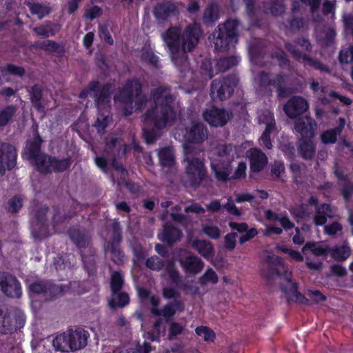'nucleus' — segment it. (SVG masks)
Here are the masks:
<instances>
[{
    "mask_svg": "<svg viewBox=\"0 0 353 353\" xmlns=\"http://www.w3.org/2000/svg\"><path fill=\"white\" fill-rule=\"evenodd\" d=\"M199 37V29L195 25L187 26L183 32L179 26H172L162 34L172 61L180 70L188 66L187 53L197 46Z\"/></svg>",
    "mask_w": 353,
    "mask_h": 353,
    "instance_id": "f257e3e1",
    "label": "nucleus"
},
{
    "mask_svg": "<svg viewBox=\"0 0 353 353\" xmlns=\"http://www.w3.org/2000/svg\"><path fill=\"white\" fill-rule=\"evenodd\" d=\"M169 86L160 85L151 90L153 105L148 108L143 116V121L154 129L161 130L176 120L174 109L175 97L170 93Z\"/></svg>",
    "mask_w": 353,
    "mask_h": 353,
    "instance_id": "f03ea898",
    "label": "nucleus"
},
{
    "mask_svg": "<svg viewBox=\"0 0 353 353\" xmlns=\"http://www.w3.org/2000/svg\"><path fill=\"white\" fill-rule=\"evenodd\" d=\"M236 146L231 143L220 144L216 147V155L219 159L212 162L210 167L217 181L226 182L230 180L232 163L236 157Z\"/></svg>",
    "mask_w": 353,
    "mask_h": 353,
    "instance_id": "7ed1b4c3",
    "label": "nucleus"
},
{
    "mask_svg": "<svg viewBox=\"0 0 353 353\" xmlns=\"http://www.w3.org/2000/svg\"><path fill=\"white\" fill-rule=\"evenodd\" d=\"M114 89L115 84L113 83L107 82L101 85L98 80H92L79 92V97L84 99L90 95L95 107L100 110L110 106Z\"/></svg>",
    "mask_w": 353,
    "mask_h": 353,
    "instance_id": "20e7f679",
    "label": "nucleus"
},
{
    "mask_svg": "<svg viewBox=\"0 0 353 353\" xmlns=\"http://www.w3.org/2000/svg\"><path fill=\"white\" fill-rule=\"evenodd\" d=\"M239 21L228 19L219 24L213 32L214 48L216 51H228L238 41Z\"/></svg>",
    "mask_w": 353,
    "mask_h": 353,
    "instance_id": "39448f33",
    "label": "nucleus"
},
{
    "mask_svg": "<svg viewBox=\"0 0 353 353\" xmlns=\"http://www.w3.org/2000/svg\"><path fill=\"white\" fill-rule=\"evenodd\" d=\"M287 75L280 72L272 74L262 71L259 74V86L268 97L272 96V87L276 89L277 98L285 99L290 94V89L286 86Z\"/></svg>",
    "mask_w": 353,
    "mask_h": 353,
    "instance_id": "423d86ee",
    "label": "nucleus"
},
{
    "mask_svg": "<svg viewBox=\"0 0 353 353\" xmlns=\"http://www.w3.org/2000/svg\"><path fill=\"white\" fill-rule=\"evenodd\" d=\"M26 323V315L17 308L0 307V333L12 334Z\"/></svg>",
    "mask_w": 353,
    "mask_h": 353,
    "instance_id": "0eeeda50",
    "label": "nucleus"
},
{
    "mask_svg": "<svg viewBox=\"0 0 353 353\" xmlns=\"http://www.w3.org/2000/svg\"><path fill=\"white\" fill-rule=\"evenodd\" d=\"M236 74H231L220 79H213L210 85V95L219 101L229 99L234 92V88L239 83Z\"/></svg>",
    "mask_w": 353,
    "mask_h": 353,
    "instance_id": "6e6552de",
    "label": "nucleus"
},
{
    "mask_svg": "<svg viewBox=\"0 0 353 353\" xmlns=\"http://www.w3.org/2000/svg\"><path fill=\"white\" fill-rule=\"evenodd\" d=\"M185 168L188 185L192 188H198L207 176V170L204 163L196 157L187 158Z\"/></svg>",
    "mask_w": 353,
    "mask_h": 353,
    "instance_id": "1a4fd4ad",
    "label": "nucleus"
},
{
    "mask_svg": "<svg viewBox=\"0 0 353 353\" xmlns=\"http://www.w3.org/2000/svg\"><path fill=\"white\" fill-rule=\"evenodd\" d=\"M284 46L286 50L290 53L293 59L297 62H301L305 68L310 67L322 73H330L331 70L326 65L323 64L320 60L301 52L299 49L295 48L294 43L287 41L285 43Z\"/></svg>",
    "mask_w": 353,
    "mask_h": 353,
    "instance_id": "9d476101",
    "label": "nucleus"
},
{
    "mask_svg": "<svg viewBox=\"0 0 353 353\" xmlns=\"http://www.w3.org/2000/svg\"><path fill=\"white\" fill-rule=\"evenodd\" d=\"M143 92V84L139 78L128 79L114 96V100L123 104H133L134 95Z\"/></svg>",
    "mask_w": 353,
    "mask_h": 353,
    "instance_id": "9b49d317",
    "label": "nucleus"
},
{
    "mask_svg": "<svg viewBox=\"0 0 353 353\" xmlns=\"http://www.w3.org/2000/svg\"><path fill=\"white\" fill-rule=\"evenodd\" d=\"M17 157L14 145L0 141V175H4L6 171H11L16 167Z\"/></svg>",
    "mask_w": 353,
    "mask_h": 353,
    "instance_id": "f8f14e48",
    "label": "nucleus"
},
{
    "mask_svg": "<svg viewBox=\"0 0 353 353\" xmlns=\"http://www.w3.org/2000/svg\"><path fill=\"white\" fill-rule=\"evenodd\" d=\"M207 138V127L201 122L192 121L185 128L183 139L185 143L200 144Z\"/></svg>",
    "mask_w": 353,
    "mask_h": 353,
    "instance_id": "ddd939ff",
    "label": "nucleus"
},
{
    "mask_svg": "<svg viewBox=\"0 0 353 353\" xmlns=\"http://www.w3.org/2000/svg\"><path fill=\"white\" fill-rule=\"evenodd\" d=\"M203 119L210 126L223 127L225 125L232 117L225 108L212 106L205 109L202 114Z\"/></svg>",
    "mask_w": 353,
    "mask_h": 353,
    "instance_id": "4468645a",
    "label": "nucleus"
},
{
    "mask_svg": "<svg viewBox=\"0 0 353 353\" xmlns=\"http://www.w3.org/2000/svg\"><path fill=\"white\" fill-rule=\"evenodd\" d=\"M0 288L7 296L19 298L21 296V286L16 276L3 272L0 276Z\"/></svg>",
    "mask_w": 353,
    "mask_h": 353,
    "instance_id": "2eb2a0df",
    "label": "nucleus"
},
{
    "mask_svg": "<svg viewBox=\"0 0 353 353\" xmlns=\"http://www.w3.org/2000/svg\"><path fill=\"white\" fill-rule=\"evenodd\" d=\"M316 128V121L308 116L296 118L294 122V130L301 135V139H313Z\"/></svg>",
    "mask_w": 353,
    "mask_h": 353,
    "instance_id": "dca6fc26",
    "label": "nucleus"
},
{
    "mask_svg": "<svg viewBox=\"0 0 353 353\" xmlns=\"http://www.w3.org/2000/svg\"><path fill=\"white\" fill-rule=\"evenodd\" d=\"M49 207L43 205L38 208L35 212L36 223L32 226V234L34 238L43 239L49 236L46 225V215Z\"/></svg>",
    "mask_w": 353,
    "mask_h": 353,
    "instance_id": "f3484780",
    "label": "nucleus"
},
{
    "mask_svg": "<svg viewBox=\"0 0 353 353\" xmlns=\"http://www.w3.org/2000/svg\"><path fill=\"white\" fill-rule=\"evenodd\" d=\"M68 333L69 338L68 340L72 352L81 350L87 345L90 334L83 328L77 327L75 330L70 328L68 329Z\"/></svg>",
    "mask_w": 353,
    "mask_h": 353,
    "instance_id": "a211bd4d",
    "label": "nucleus"
},
{
    "mask_svg": "<svg viewBox=\"0 0 353 353\" xmlns=\"http://www.w3.org/2000/svg\"><path fill=\"white\" fill-rule=\"evenodd\" d=\"M153 14L159 23L165 22L170 17L179 14V10L175 3L170 1L157 3L154 7Z\"/></svg>",
    "mask_w": 353,
    "mask_h": 353,
    "instance_id": "6ab92c4d",
    "label": "nucleus"
},
{
    "mask_svg": "<svg viewBox=\"0 0 353 353\" xmlns=\"http://www.w3.org/2000/svg\"><path fill=\"white\" fill-rule=\"evenodd\" d=\"M283 109L290 118H296L307 111L308 103L303 97L294 96L286 103Z\"/></svg>",
    "mask_w": 353,
    "mask_h": 353,
    "instance_id": "aec40b11",
    "label": "nucleus"
},
{
    "mask_svg": "<svg viewBox=\"0 0 353 353\" xmlns=\"http://www.w3.org/2000/svg\"><path fill=\"white\" fill-rule=\"evenodd\" d=\"M248 153L251 172L256 173L263 170L268 162L266 154L256 148L250 149Z\"/></svg>",
    "mask_w": 353,
    "mask_h": 353,
    "instance_id": "412c9836",
    "label": "nucleus"
},
{
    "mask_svg": "<svg viewBox=\"0 0 353 353\" xmlns=\"http://www.w3.org/2000/svg\"><path fill=\"white\" fill-rule=\"evenodd\" d=\"M182 232L171 222H166L163 228L162 232L159 235V239L169 245L181 240Z\"/></svg>",
    "mask_w": 353,
    "mask_h": 353,
    "instance_id": "4be33fe9",
    "label": "nucleus"
},
{
    "mask_svg": "<svg viewBox=\"0 0 353 353\" xmlns=\"http://www.w3.org/2000/svg\"><path fill=\"white\" fill-rule=\"evenodd\" d=\"M67 234L72 243L80 251L88 247L90 237L85 230L80 229L79 227L72 226L68 229ZM79 252L81 253V252Z\"/></svg>",
    "mask_w": 353,
    "mask_h": 353,
    "instance_id": "5701e85b",
    "label": "nucleus"
},
{
    "mask_svg": "<svg viewBox=\"0 0 353 353\" xmlns=\"http://www.w3.org/2000/svg\"><path fill=\"white\" fill-rule=\"evenodd\" d=\"M61 28L60 23L52 21H46L43 23L33 28V32L39 37L46 39L54 37Z\"/></svg>",
    "mask_w": 353,
    "mask_h": 353,
    "instance_id": "b1692460",
    "label": "nucleus"
},
{
    "mask_svg": "<svg viewBox=\"0 0 353 353\" xmlns=\"http://www.w3.org/2000/svg\"><path fill=\"white\" fill-rule=\"evenodd\" d=\"M265 261L268 265L266 268L262 269V274L266 280H271L275 276H281V272L278 269V266L280 265L282 262V259L280 256L268 255L265 259Z\"/></svg>",
    "mask_w": 353,
    "mask_h": 353,
    "instance_id": "393cba45",
    "label": "nucleus"
},
{
    "mask_svg": "<svg viewBox=\"0 0 353 353\" xmlns=\"http://www.w3.org/2000/svg\"><path fill=\"white\" fill-rule=\"evenodd\" d=\"M179 262L186 273L197 274L203 268L202 261L195 255H190L184 259H180Z\"/></svg>",
    "mask_w": 353,
    "mask_h": 353,
    "instance_id": "a878e982",
    "label": "nucleus"
},
{
    "mask_svg": "<svg viewBox=\"0 0 353 353\" xmlns=\"http://www.w3.org/2000/svg\"><path fill=\"white\" fill-rule=\"evenodd\" d=\"M191 246L206 260H209L214 255V246L209 241L195 239L192 241Z\"/></svg>",
    "mask_w": 353,
    "mask_h": 353,
    "instance_id": "bb28decb",
    "label": "nucleus"
},
{
    "mask_svg": "<svg viewBox=\"0 0 353 353\" xmlns=\"http://www.w3.org/2000/svg\"><path fill=\"white\" fill-rule=\"evenodd\" d=\"M300 156L305 160L312 159L316 154V145L312 139H301L298 145Z\"/></svg>",
    "mask_w": 353,
    "mask_h": 353,
    "instance_id": "cd10ccee",
    "label": "nucleus"
},
{
    "mask_svg": "<svg viewBox=\"0 0 353 353\" xmlns=\"http://www.w3.org/2000/svg\"><path fill=\"white\" fill-rule=\"evenodd\" d=\"M165 270L168 273L171 281L176 284L179 288L185 290L190 289V285L181 280V276L175 268V264L173 261L168 260L167 261V264L165 266Z\"/></svg>",
    "mask_w": 353,
    "mask_h": 353,
    "instance_id": "c85d7f7f",
    "label": "nucleus"
},
{
    "mask_svg": "<svg viewBox=\"0 0 353 353\" xmlns=\"http://www.w3.org/2000/svg\"><path fill=\"white\" fill-rule=\"evenodd\" d=\"M185 309L184 303L181 300H174L173 302H170L162 307V316L166 319L168 321L176 314V312H181Z\"/></svg>",
    "mask_w": 353,
    "mask_h": 353,
    "instance_id": "c756f323",
    "label": "nucleus"
},
{
    "mask_svg": "<svg viewBox=\"0 0 353 353\" xmlns=\"http://www.w3.org/2000/svg\"><path fill=\"white\" fill-rule=\"evenodd\" d=\"M49 163L50 165V173H61L70 168L72 165V159L70 157L59 159L56 157L51 156Z\"/></svg>",
    "mask_w": 353,
    "mask_h": 353,
    "instance_id": "7c9ffc66",
    "label": "nucleus"
},
{
    "mask_svg": "<svg viewBox=\"0 0 353 353\" xmlns=\"http://www.w3.org/2000/svg\"><path fill=\"white\" fill-rule=\"evenodd\" d=\"M68 339H69L68 330L57 334L52 340V346L55 351L61 352H72Z\"/></svg>",
    "mask_w": 353,
    "mask_h": 353,
    "instance_id": "2f4dec72",
    "label": "nucleus"
},
{
    "mask_svg": "<svg viewBox=\"0 0 353 353\" xmlns=\"http://www.w3.org/2000/svg\"><path fill=\"white\" fill-rule=\"evenodd\" d=\"M219 19V8L215 3L208 5L203 13V21L208 26H212Z\"/></svg>",
    "mask_w": 353,
    "mask_h": 353,
    "instance_id": "473e14b6",
    "label": "nucleus"
},
{
    "mask_svg": "<svg viewBox=\"0 0 353 353\" xmlns=\"http://www.w3.org/2000/svg\"><path fill=\"white\" fill-rule=\"evenodd\" d=\"M18 108L15 105H8L0 110V128L9 124L17 114Z\"/></svg>",
    "mask_w": 353,
    "mask_h": 353,
    "instance_id": "72a5a7b5",
    "label": "nucleus"
},
{
    "mask_svg": "<svg viewBox=\"0 0 353 353\" xmlns=\"http://www.w3.org/2000/svg\"><path fill=\"white\" fill-rule=\"evenodd\" d=\"M159 163L163 168H171L174 164L173 151L168 147L161 148L158 152Z\"/></svg>",
    "mask_w": 353,
    "mask_h": 353,
    "instance_id": "f704fd0d",
    "label": "nucleus"
},
{
    "mask_svg": "<svg viewBox=\"0 0 353 353\" xmlns=\"http://www.w3.org/2000/svg\"><path fill=\"white\" fill-rule=\"evenodd\" d=\"M53 216L52 219L53 226L55 227L59 224L69 221L76 215L74 211H68L67 213L61 214V209L59 206L53 205Z\"/></svg>",
    "mask_w": 353,
    "mask_h": 353,
    "instance_id": "c9c22d12",
    "label": "nucleus"
},
{
    "mask_svg": "<svg viewBox=\"0 0 353 353\" xmlns=\"http://www.w3.org/2000/svg\"><path fill=\"white\" fill-rule=\"evenodd\" d=\"M342 128L343 125H340L323 131L320 136L321 142L325 145L335 143L337 141V137L342 132Z\"/></svg>",
    "mask_w": 353,
    "mask_h": 353,
    "instance_id": "e433bc0d",
    "label": "nucleus"
},
{
    "mask_svg": "<svg viewBox=\"0 0 353 353\" xmlns=\"http://www.w3.org/2000/svg\"><path fill=\"white\" fill-rule=\"evenodd\" d=\"M351 254L348 243L345 242L343 245L335 246L331 250L332 257L336 261H345Z\"/></svg>",
    "mask_w": 353,
    "mask_h": 353,
    "instance_id": "4c0bfd02",
    "label": "nucleus"
},
{
    "mask_svg": "<svg viewBox=\"0 0 353 353\" xmlns=\"http://www.w3.org/2000/svg\"><path fill=\"white\" fill-rule=\"evenodd\" d=\"M51 156L45 153L34 158L32 161H34V165L37 171L42 174H50V161Z\"/></svg>",
    "mask_w": 353,
    "mask_h": 353,
    "instance_id": "58836bf2",
    "label": "nucleus"
},
{
    "mask_svg": "<svg viewBox=\"0 0 353 353\" xmlns=\"http://www.w3.org/2000/svg\"><path fill=\"white\" fill-rule=\"evenodd\" d=\"M30 96L32 103L37 110H41L44 108L41 103L43 89L39 85L34 84L31 87Z\"/></svg>",
    "mask_w": 353,
    "mask_h": 353,
    "instance_id": "ea45409f",
    "label": "nucleus"
},
{
    "mask_svg": "<svg viewBox=\"0 0 353 353\" xmlns=\"http://www.w3.org/2000/svg\"><path fill=\"white\" fill-rule=\"evenodd\" d=\"M112 299L109 301V305L112 309L123 307L129 304L130 297L128 293L119 292L112 294Z\"/></svg>",
    "mask_w": 353,
    "mask_h": 353,
    "instance_id": "a19ab883",
    "label": "nucleus"
},
{
    "mask_svg": "<svg viewBox=\"0 0 353 353\" xmlns=\"http://www.w3.org/2000/svg\"><path fill=\"white\" fill-rule=\"evenodd\" d=\"M285 12V6L281 0H272L269 4L265 3L264 12L270 13L272 15L277 17L281 15Z\"/></svg>",
    "mask_w": 353,
    "mask_h": 353,
    "instance_id": "79ce46f5",
    "label": "nucleus"
},
{
    "mask_svg": "<svg viewBox=\"0 0 353 353\" xmlns=\"http://www.w3.org/2000/svg\"><path fill=\"white\" fill-rule=\"evenodd\" d=\"M68 288L65 285H57L49 281H47L46 295L49 296V299H53L59 295L63 294Z\"/></svg>",
    "mask_w": 353,
    "mask_h": 353,
    "instance_id": "37998d69",
    "label": "nucleus"
},
{
    "mask_svg": "<svg viewBox=\"0 0 353 353\" xmlns=\"http://www.w3.org/2000/svg\"><path fill=\"white\" fill-rule=\"evenodd\" d=\"M110 285L112 294H117L121 290L124 285V278L121 272L115 271L112 274Z\"/></svg>",
    "mask_w": 353,
    "mask_h": 353,
    "instance_id": "c03bdc74",
    "label": "nucleus"
},
{
    "mask_svg": "<svg viewBox=\"0 0 353 353\" xmlns=\"http://www.w3.org/2000/svg\"><path fill=\"white\" fill-rule=\"evenodd\" d=\"M270 58L277 61V64L281 69H285L290 65L289 58L281 48L272 52Z\"/></svg>",
    "mask_w": 353,
    "mask_h": 353,
    "instance_id": "a18cd8bd",
    "label": "nucleus"
},
{
    "mask_svg": "<svg viewBox=\"0 0 353 353\" xmlns=\"http://www.w3.org/2000/svg\"><path fill=\"white\" fill-rule=\"evenodd\" d=\"M27 6H28L31 14L37 15L39 19L48 15L51 11L49 7L39 3L28 2Z\"/></svg>",
    "mask_w": 353,
    "mask_h": 353,
    "instance_id": "49530a36",
    "label": "nucleus"
},
{
    "mask_svg": "<svg viewBox=\"0 0 353 353\" xmlns=\"http://www.w3.org/2000/svg\"><path fill=\"white\" fill-rule=\"evenodd\" d=\"M41 142L42 139L38 135L28 145L27 150L30 160L43 154L41 152Z\"/></svg>",
    "mask_w": 353,
    "mask_h": 353,
    "instance_id": "de8ad7c7",
    "label": "nucleus"
},
{
    "mask_svg": "<svg viewBox=\"0 0 353 353\" xmlns=\"http://www.w3.org/2000/svg\"><path fill=\"white\" fill-rule=\"evenodd\" d=\"M307 250H310L316 256H327L329 252L328 248H323L312 241H308L303 245L302 252L304 253Z\"/></svg>",
    "mask_w": 353,
    "mask_h": 353,
    "instance_id": "09e8293b",
    "label": "nucleus"
},
{
    "mask_svg": "<svg viewBox=\"0 0 353 353\" xmlns=\"http://www.w3.org/2000/svg\"><path fill=\"white\" fill-rule=\"evenodd\" d=\"M238 62L237 57L234 56L221 58L218 60L216 68L219 72H224L234 66H236Z\"/></svg>",
    "mask_w": 353,
    "mask_h": 353,
    "instance_id": "8fccbe9b",
    "label": "nucleus"
},
{
    "mask_svg": "<svg viewBox=\"0 0 353 353\" xmlns=\"http://www.w3.org/2000/svg\"><path fill=\"white\" fill-rule=\"evenodd\" d=\"M219 277L215 271L209 268L205 273L199 278V283L201 285H205L208 283L216 284L218 283Z\"/></svg>",
    "mask_w": 353,
    "mask_h": 353,
    "instance_id": "3c124183",
    "label": "nucleus"
},
{
    "mask_svg": "<svg viewBox=\"0 0 353 353\" xmlns=\"http://www.w3.org/2000/svg\"><path fill=\"white\" fill-rule=\"evenodd\" d=\"M195 333L199 336H203L206 342H214L216 339L215 332L207 326L197 327L195 329Z\"/></svg>",
    "mask_w": 353,
    "mask_h": 353,
    "instance_id": "603ef678",
    "label": "nucleus"
},
{
    "mask_svg": "<svg viewBox=\"0 0 353 353\" xmlns=\"http://www.w3.org/2000/svg\"><path fill=\"white\" fill-rule=\"evenodd\" d=\"M145 266L151 270L160 271L164 268L165 263L159 256L154 255L147 259Z\"/></svg>",
    "mask_w": 353,
    "mask_h": 353,
    "instance_id": "864d4df0",
    "label": "nucleus"
},
{
    "mask_svg": "<svg viewBox=\"0 0 353 353\" xmlns=\"http://www.w3.org/2000/svg\"><path fill=\"white\" fill-rule=\"evenodd\" d=\"M46 51L48 52H54L59 56H62L65 52V46L63 44L53 40H47Z\"/></svg>",
    "mask_w": 353,
    "mask_h": 353,
    "instance_id": "5fc2aeb1",
    "label": "nucleus"
},
{
    "mask_svg": "<svg viewBox=\"0 0 353 353\" xmlns=\"http://www.w3.org/2000/svg\"><path fill=\"white\" fill-rule=\"evenodd\" d=\"M47 281H36L29 285V290L34 294H44L46 292Z\"/></svg>",
    "mask_w": 353,
    "mask_h": 353,
    "instance_id": "6e6d98bb",
    "label": "nucleus"
},
{
    "mask_svg": "<svg viewBox=\"0 0 353 353\" xmlns=\"http://www.w3.org/2000/svg\"><path fill=\"white\" fill-rule=\"evenodd\" d=\"M339 59L343 64L353 63V45H350L347 49L341 50Z\"/></svg>",
    "mask_w": 353,
    "mask_h": 353,
    "instance_id": "4d7b16f0",
    "label": "nucleus"
},
{
    "mask_svg": "<svg viewBox=\"0 0 353 353\" xmlns=\"http://www.w3.org/2000/svg\"><path fill=\"white\" fill-rule=\"evenodd\" d=\"M141 59L144 62L150 64L155 68H158L159 66V57L151 50H145L143 52Z\"/></svg>",
    "mask_w": 353,
    "mask_h": 353,
    "instance_id": "13d9d810",
    "label": "nucleus"
},
{
    "mask_svg": "<svg viewBox=\"0 0 353 353\" xmlns=\"http://www.w3.org/2000/svg\"><path fill=\"white\" fill-rule=\"evenodd\" d=\"M122 241L121 229L118 223H114L112 226V234L107 245H120Z\"/></svg>",
    "mask_w": 353,
    "mask_h": 353,
    "instance_id": "bf43d9fd",
    "label": "nucleus"
},
{
    "mask_svg": "<svg viewBox=\"0 0 353 353\" xmlns=\"http://www.w3.org/2000/svg\"><path fill=\"white\" fill-rule=\"evenodd\" d=\"M23 206V201L19 196L12 197L8 201L7 208L12 213H17Z\"/></svg>",
    "mask_w": 353,
    "mask_h": 353,
    "instance_id": "052dcab7",
    "label": "nucleus"
},
{
    "mask_svg": "<svg viewBox=\"0 0 353 353\" xmlns=\"http://www.w3.org/2000/svg\"><path fill=\"white\" fill-rule=\"evenodd\" d=\"M184 330V327L178 322H171L168 330V339L173 340L175 336L181 334Z\"/></svg>",
    "mask_w": 353,
    "mask_h": 353,
    "instance_id": "680f3d73",
    "label": "nucleus"
},
{
    "mask_svg": "<svg viewBox=\"0 0 353 353\" xmlns=\"http://www.w3.org/2000/svg\"><path fill=\"white\" fill-rule=\"evenodd\" d=\"M203 231L211 239H218L220 237V229L216 225L205 224L203 227Z\"/></svg>",
    "mask_w": 353,
    "mask_h": 353,
    "instance_id": "e2e57ef3",
    "label": "nucleus"
},
{
    "mask_svg": "<svg viewBox=\"0 0 353 353\" xmlns=\"http://www.w3.org/2000/svg\"><path fill=\"white\" fill-rule=\"evenodd\" d=\"M285 168L283 162L276 161L271 166V175L274 179L281 178L282 173L285 172Z\"/></svg>",
    "mask_w": 353,
    "mask_h": 353,
    "instance_id": "0e129e2a",
    "label": "nucleus"
},
{
    "mask_svg": "<svg viewBox=\"0 0 353 353\" xmlns=\"http://www.w3.org/2000/svg\"><path fill=\"white\" fill-rule=\"evenodd\" d=\"M247 164L245 162L241 161L239 163L236 169L235 170L233 175L229 176V179H241L246 176Z\"/></svg>",
    "mask_w": 353,
    "mask_h": 353,
    "instance_id": "69168bd1",
    "label": "nucleus"
},
{
    "mask_svg": "<svg viewBox=\"0 0 353 353\" xmlns=\"http://www.w3.org/2000/svg\"><path fill=\"white\" fill-rule=\"evenodd\" d=\"M341 193L345 201H349L353 194V183L349 180L341 186Z\"/></svg>",
    "mask_w": 353,
    "mask_h": 353,
    "instance_id": "338daca9",
    "label": "nucleus"
},
{
    "mask_svg": "<svg viewBox=\"0 0 353 353\" xmlns=\"http://www.w3.org/2000/svg\"><path fill=\"white\" fill-rule=\"evenodd\" d=\"M108 248L109 249L112 257V261L114 263H117V261H123L124 254L123 251L121 250L120 245H107Z\"/></svg>",
    "mask_w": 353,
    "mask_h": 353,
    "instance_id": "774afa93",
    "label": "nucleus"
}]
</instances>
